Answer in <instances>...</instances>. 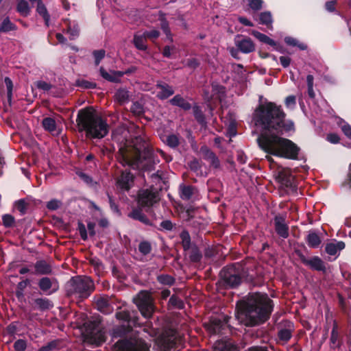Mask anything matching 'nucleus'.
I'll return each mask as SVG.
<instances>
[{"label": "nucleus", "mask_w": 351, "mask_h": 351, "mask_svg": "<svg viewBox=\"0 0 351 351\" xmlns=\"http://www.w3.org/2000/svg\"><path fill=\"white\" fill-rule=\"evenodd\" d=\"M255 125L262 129L257 138L259 147L265 153L287 159H297L300 148L293 141L281 136L294 130V124L285 120L280 106L265 101L253 114Z\"/></svg>", "instance_id": "obj_1"}, {"label": "nucleus", "mask_w": 351, "mask_h": 351, "mask_svg": "<svg viewBox=\"0 0 351 351\" xmlns=\"http://www.w3.org/2000/svg\"><path fill=\"white\" fill-rule=\"evenodd\" d=\"M273 308L267 294L254 293L237 304L236 318L242 324L252 326L265 322Z\"/></svg>", "instance_id": "obj_2"}, {"label": "nucleus", "mask_w": 351, "mask_h": 351, "mask_svg": "<svg viewBox=\"0 0 351 351\" xmlns=\"http://www.w3.org/2000/svg\"><path fill=\"white\" fill-rule=\"evenodd\" d=\"M77 122L80 130L92 138H101L108 132V125L92 108L80 110Z\"/></svg>", "instance_id": "obj_3"}, {"label": "nucleus", "mask_w": 351, "mask_h": 351, "mask_svg": "<svg viewBox=\"0 0 351 351\" xmlns=\"http://www.w3.org/2000/svg\"><path fill=\"white\" fill-rule=\"evenodd\" d=\"M147 144L144 136L139 134L126 142L119 148L120 162L123 166H129L134 169L138 162L147 155Z\"/></svg>", "instance_id": "obj_4"}, {"label": "nucleus", "mask_w": 351, "mask_h": 351, "mask_svg": "<svg viewBox=\"0 0 351 351\" xmlns=\"http://www.w3.org/2000/svg\"><path fill=\"white\" fill-rule=\"evenodd\" d=\"M94 290L93 280L88 276L72 278L67 285V293L77 298H85Z\"/></svg>", "instance_id": "obj_5"}, {"label": "nucleus", "mask_w": 351, "mask_h": 351, "mask_svg": "<svg viewBox=\"0 0 351 351\" xmlns=\"http://www.w3.org/2000/svg\"><path fill=\"white\" fill-rule=\"evenodd\" d=\"M100 319L88 321L84 324V340L89 343L99 346L106 340L105 332L99 328Z\"/></svg>", "instance_id": "obj_6"}, {"label": "nucleus", "mask_w": 351, "mask_h": 351, "mask_svg": "<svg viewBox=\"0 0 351 351\" xmlns=\"http://www.w3.org/2000/svg\"><path fill=\"white\" fill-rule=\"evenodd\" d=\"M134 302L144 317H151L154 311V307L153 299L148 291H143L139 292L134 298Z\"/></svg>", "instance_id": "obj_7"}, {"label": "nucleus", "mask_w": 351, "mask_h": 351, "mask_svg": "<svg viewBox=\"0 0 351 351\" xmlns=\"http://www.w3.org/2000/svg\"><path fill=\"white\" fill-rule=\"evenodd\" d=\"M114 351H149V347L140 339L121 340L114 345Z\"/></svg>", "instance_id": "obj_8"}, {"label": "nucleus", "mask_w": 351, "mask_h": 351, "mask_svg": "<svg viewBox=\"0 0 351 351\" xmlns=\"http://www.w3.org/2000/svg\"><path fill=\"white\" fill-rule=\"evenodd\" d=\"M276 180L284 187L287 192L296 191L297 187L295 182L294 176L288 169H279L276 176Z\"/></svg>", "instance_id": "obj_9"}, {"label": "nucleus", "mask_w": 351, "mask_h": 351, "mask_svg": "<svg viewBox=\"0 0 351 351\" xmlns=\"http://www.w3.org/2000/svg\"><path fill=\"white\" fill-rule=\"evenodd\" d=\"M276 180L284 187L287 192L296 191L297 187L295 182L294 176L288 169H279L276 176Z\"/></svg>", "instance_id": "obj_10"}, {"label": "nucleus", "mask_w": 351, "mask_h": 351, "mask_svg": "<svg viewBox=\"0 0 351 351\" xmlns=\"http://www.w3.org/2000/svg\"><path fill=\"white\" fill-rule=\"evenodd\" d=\"M158 200V193L153 189H143L138 193V204L141 206H152Z\"/></svg>", "instance_id": "obj_11"}, {"label": "nucleus", "mask_w": 351, "mask_h": 351, "mask_svg": "<svg viewBox=\"0 0 351 351\" xmlns=\"http://www.w3.org/2000/svg\"><path fill=\"white\" fill-rule=\"evenodd\" d=\"M160 351H168L176 344V337L172 331L162 333L156 340Z\"/></svg>", "instance_id": "obj_12"}, {"label": "nucleus", "mask_w": 351, "mask_h": 351, "mask_svg": "<svg viewBox=\"0 0 351 351\" xmlns=\"http://www.w3.org/2000/svg\"><path fill=\"white\" fill-rule=\"evenodd\" d=\"M235 45L238 49L244 53H249L255 49V46L250 38L237 36L235 38Z\"/></svg>", "instance_id": "obj_13"}, {"label": "nucleus", "mask_w": 351, "mask_h": 351, "mask_svg": "<svg viewBox=\"0 0 351 351\" xmlns=\"http://www.w3.org/2000/svg\"><path fill=\"white\" fill-rule=\"evenodd\" d=\"M38 285L40 289L47 294H51L58 289V282L55 279L47 277L41 278Z\"/></svg>", "instance_id": "obj_14"}, {"label": "nucleus", "mask_w": 351, "mask_h": 351, "mask_svg": "<svg viewBox=\"0 0 351 351\" xmlns=\"http://www.w3.org/2000/svg\"><path fill=\"white\" fill-rule=\"evenodd\" d=\"M133 175L125 170L122 171L121 176L117 179V184L121 190L128 191L133 184Z\"/></svg>", "instance_id": "obj_15"}, {"label": "nucleus", "mask_w": 351, "mask_h": 351, "mask_svg": "<svg viewBox=\"0 0 351 351\" xmlns=\"http://www.w3.org/2000/svg\"><path fill=\"white\" fill-rule=\"evenodd\" d=\"M275 229L281 237L286 239L289 236V228L285 219L282 216H276L274 218Z\"/></svg>", "instance_id": "obj_16"}, {"label": "nucleus", "mask_w": 351, "mask_h": 351, "mask_svg": "<svg viewBox=\"0 0 351 351\" xmlns=\"http://www.w3.org/2000/svg\"><path fill=\"white\" fill-rule=\"evenodd\" d=\"M156 88L158 90L156 96L160 99H165L174 93L173 87L162 82H157Z\"/></svg>", "instance_id": "obj_17"}, {"label": "nucleus", "mask_w": 351, "mask_h": 351, "mask_svg": "<svg viewBox=\"0 0 351 351\" xmlns=\"http://www.w3.org/2000/svg\"><path fill=\"white\" fill-rule=\"evenodd\" d=\"M100 75L107 81L111 82H120L121 77L124 75L123 71H107L103 66L99 68Z\"/></svg>", "instance_id": "obj_18"}, {"label": "nucleus", "mask_w": 351, "mask_h": 351, "mask_svg": "<svg viewBox=\"0 0 351 351\" xmlns=\"http://www.w3.org/2000/svg\"><path fill=\"white\" fill-rule=\"evenodd\" d=\"M293 330V323L289 321L284 322L283 325L281 326L278 331L279 339L281 341H287L291 337Z\"/></svg>", "instance_id": "obj_19"}, {"label": "nucleus", "mask_w": 351, "mask_h": 351, "mask_svg": "<svg viewBox=\"0 0 351 351\" xmlns=\"http://www.w3.org/2000/svg\"><path fill=\"white\" fill-rule=\"evenodd\" d=\"M95 305L97 310L104 314H110L113 311V307L107 297L98 298L95 301Z\"/></svg>", "instance_id": "obj_20"}, {"label": "nucleus", "mask_w": 351, "mask_h": 351, "mask_svg": "<svg viewBox=\"0 0 351 351\" xmlns=\"http://www.w3.org/2000/svg\"><path fill=\"white\" fill-rule=\"evenodd\" d=\"M44 129L53 135H58L60 133V129L57 127L56 121L51 117H46L42 121Z\"/></svg>", "instance_id": "obj_21"}, {"label": "nucleus", "mask_w": 351, "mask_h": 351, "mask_svg": "<svg viewBox=\"0 0 351 351\" xmlns=\"http://www.w3.org/2000/svg\"><path fill=\"white\" fill-rule=\"evenodd\" d=\"M213 351H239V350L231 341L221 340L215 343Z\"/></svg>", "instance_id": "obj_22"}, {"label": "nucleus", "mask_w": 351, "mask_h": 351, "mask_svg": "<svg viewBox=\"0 0 351 351\" xmlns=\"http://www.w3.org/2000/svg\"><path fill=\"white\" fill-rule=\"evenodd\" d=\"M304 263L314 270L325 271L326 269L324 263L318 256H313L308 260H305Z\"/></svg>", "instance_id": "obj_23"}, {"label": "nucleus", "mask_w": 351, "mask_h": 351, "mask_svg": "<svg viewBox=\"0 0 351 351\" xmlns=\"http://www.w3.org/2000/svg\"><path fill=\"white\" fill-rule=\"evenodd\" d=\"M345 243L343 241H335L328 243L326 245V252L329 255H336L337 252L345 248Z\"/></svg>", "instance_id": "obj_24"}, {"label": "nucleus", "mask_w": 351, "mask_h": 351, "mask_svg": "<svg viewBox=\"0 0 351 351\" xmlns=\"http://www.w3.org/2000/svg\"><path fill=\"white\" fill-rule=\"evenodd\" d=\"M308 245L313 248H317L319 246L322 239L315 232H310L306 237Z\"/></svg>", "instance_id": "obj_25"}, {"label": "nucleus", "mask_w": 351, "mask_h": 351, "mask_svg": "<svg viewBox=\"0 0 351 351\" xmlns=\"http://www.w3.org/2000/svg\"><path fill=\"white\" fill-rule=\"evenodd\" d=\"M170 103L173 106H179L184 110H189L191 108V104L180 95L174 96L170 100Z\"/></svg>", "instance_id": "obj_26"}, {"label": "nucleus", "mask_w": 351, "mask_h": 351, "mask_svg": "<svg viewBox=\"0 0 351 351\" xmlns=\"http://www.w3.org/2000/svg\"><path fill=\"white\" fill-rule=\"evenodd\" d=\"M226 285L230 288H235L241 282V278L239 275L230 274L228 276L224 277Z\"/></svg>", "instance_id": "obj_27"}, {"label": "nucleus", "mask_w": 351, "mask_h": 351, "mask_svg": "<svg viewBox=\"0 0 351 351\" xmlns=\"http://www.w3.org/2000/svg\"><path fill=\"white\" fill-rule=\"evenodd\" d=\"M180 191L181 198L184 200H189L192 197L195 189L191 186L181 185Z\"/></svg>", "instance_id": "obj_28"}, {"label": "nucleus", "mask_w": 351, "mask_h": 351, "mask_svg": "<svg viewBox=\"0 0 351 351\" xmlns=\"http://www.w3.org/2000/svg\"><path fill=\"white\" fill-rule=\"evenodd\" d=\"M146 39L147 38L144 33L142 34H136L134 37V45L140 50H145L147 49V45H145Z\"/></svg>", "instance_id": "obj_29"}, {"label": "nucleus", "mask_w": 351, "mask_h": 351, "mask_svg": "<svg viewBox=\"0 0 351 351\" xmlns=\"http://www.w3.org/2000/svg\"><path fill=\"white\" fill-rule=\"evenodd\" d=\"M36 308L40 310H47L53 306L52 303L47 298H37L34 300Z\"/></svg>", "instance_id": "obj_30"}, {"label": "nucleus", "mask_w": 351, "mask_h": 351, "mask_svg": "<svg viewBox=\"0 0 351 351\" xmlns=\"http://www.w3.org/2000/svg\"><path fill=\"white\" fill-rule=\"evenodd\" d=\"M252 35L262 43L268 44L271 46H276V43L265 34H263L257 31H253Z\"/></svg>", "instance_id": "obj_31"}, {"label": "nucleus", "mask_w": 351, "mask_h": 351, "mask_svg": "<svg viewBox=\"0 0 351 351\" xmlns=\"http://www.w3.org/2000/svg\"><path fill=\"white\" fill-rule=\"evenodd\" d=\"M116 100L120 104H125L129 100V92L124 88L119 89L115 94Z\"/></svg>", "instance_id": "obj_32"}, {"label": "nucleus", "mask_w": 351, "mask_h": 351, "mask_svg": "<svg viewBox=\"0 0 351 351\" xmlns=\"http://www.w3.org/2000/svg\"><path fill=\"white\" fill-rule=\"evenodd\" d=\"M35 269L37 274H46L51 272L50 266L45 261H38L35 265Z\"/></svg>", "instance_id": "obj_33"}, {"label": "nucleus", "mask_w": 351, "mask_h": 351, "mask_svg": "<svg viewBox=\"0 0 351 351\" xmlns=\"http://www.w3.org/2000/svg\"><path fill=\"white\" fill-rule=\"evenodd\" d=\"M15 29H16V26L10 21L8 17L4 19L0 25V32H8Z\"/></svg>", "instance_id": "obj_34"}, {"label": "nucleus", "mask_w": 351, "mask_h": 351, "mask_svg": "<svg viewBox=\"0 0 351 351\" xmlns=\"http://www.w3.org/2000/svg\"><path fill=\"white\" fill-rule=\"evenodd\" d=\"M17 11L23 16H27L30 11L28 2L26 0H19L17 4Z\"/></svg>", "instance_id": "obj_35"}, {"label": "nucleus", "mask_w": 351, "mask_h": 351, "mask_svg": "<svg viewBox=\"0 0 351 351\" xmlns=\"http://www.w3.org/2000/svg\"><path fill=\"white\" fill-rule=\"evenodd\" d=\"M36 10L38 13L44 19L46 25L49 26L50 17L45 6L40 1H38V2Z\"/></svg>", "instance_id": "obj_36"}, {"label": "nucleus", "mask_w": 351, "mask_h": 351, "mask_svg": "<svg viewBox=\"0 0 351 351\" xmlns=\"http://www.w3.org/2000/svg\"><path fill=\"white\" fill-rule=\"evenodd\" d=\"M285 41L288 45L298 47L300 50H305L307 49V46L304 43H300L299 40L295 38L287 36L285 38Z\"/></svg>", "instance_id": "obj_37"}, {"label": "nucleus", "mask_w": 351, "mask_h": 351, "mask_svg": "<svg viewBox=\"0 0 351 351\" xmlns=\"http://www.w3.org/2000/svg\"><path fill=\"white\" fill-rule=\"evenodd\" d=\"M160 26L163 32L166 34L167 38L170 41H173L172 35L171 34V31L169 28V24L167 21L164 19L163 16L160 18Z\"/></svg>", "instance_id": "obj_38"}, {"label": "nucleus", "mask_w": 351, "mask_h": 351, "mask_svg": "<svg viewBox=\"0 0 351 351\" xmlns=\"http://www.w3.org/2000/svg\"><path fill=\"white\" fill-rule=\"evenodd\" d=\"M260 23L266 25H271L272 17L269 12H264L260 14L259 16Z\"/></svg>", "instance_id": "obj_39"}, {"label": "nucleus", "mask_w": 351, "mask_h": 351, "mask_svg": "<svg viewBox=\"0 0 351 351\" xmlns=\"http://www.w3.org/2000/svg\"><path fill=\"white\" fill-rule=\"evenodd\" d=\"M337 340H338V332H337V326L336 323L334 324L330 337V346L332 348H335L337 346Z\"/></svg>", "instance_id": "obj_40"}, {"label": "nucleus", "mask_w": 351, "mask_h": 351, "mask_svg": "<svg viewBox=\"0 0 351 351\" xmlns=\"http://www.w3.org/2000/svg\"><path fill=\"white\" fill-rule=\"evenodd\" d=\"M129 216L134 219H138L142 222L147 223L148 219L146 216L139 210H134Z\"/></svg>", "instance_id": "obj_41"}, {"label": "nucleus", "mask_w": 351, "mask_h": 351, "mask_svg": "<svg viewBox=\"0 0 351 351\" xmlns=\"http://www.w3.org/2000/svg\"><path fill=\"white\" fill-rule=\"evenodd\" d=\"M180 238L182 239L183 247L185 250L189 249L191 245V237L189 232L186 231H182L180 234Z\"/></svg>", "instance_id": "obj_42"}, {"label": "nucleus", "mask_w": 351, "mask_h": 351, "mask_svg": "<svg viewBox=\"0 0 351 351\" xmlns=\"http://www.w3.org/2000/svg\"><path fill=\"white\" fill-rule=\"evenodd\" d=\"M157 279L158 281L162 285H171L174 282L173 278L169 275L158 276Z\"/></svg>", "instance_id": "obj_43"}, {"label": "nucleus", "mask_w": 351, "mask_h": 351, "mask_svg": "<svg viewBox=\"0 0 351 351\" xmlns=\"http://www.w3.org/2000/svg\"><path fill=\"white\" fill-rule=\"evenodd\" d=\"M139 251L144 255H147L150 253L152 247L148 241H142L138 245Z\"/></svg>", "instance_id": "obj_44"}, {"label": "nucleus", "mask_w": 351, "mask_h": 351, "mask_svg": "<svg viewBox=\"0 0 351 351\" xmlns=\"http://www.w3.org/2000/svg\"><path fill=\"white\" fill-rule=\"evenodd\" d=\"M221 322L219 320L214 319L212 321L210 325L208 326V329L212 333H217L219 332L221 328Z\"/></svg>", "instance_id": "obj_45"}, {"label": "nucleus", "mask_w": 351, "mask_h": 351, "mask_svg": "<svg viewBox=\"0 0 351 351\" xmlns=\"http://www.w3.org/2000/svg\"><path fill=\"white\" fill-rule=\"evenodd\" d=\"M166 143L171 147H176L178 145V138L176 135H169L167 137Z\"/></svg>", "instance_id": "obj_46"}, {"label": "nucleus", "mask_w": 351, "mask_h": 351, "mask_svg": "<svg viewBox=\"0 0 351 351\" xmlns=\"http://www.w3.org/2000/svg\"><path fill=\"white\" fill-rule=\"evenodd\" d=\"M93 56L95 58V65H99L101 60L104 58L105 56V51L104 50H98V51H93Z\"/></svg>", "instance_id": "obj_47"}, {"label": "nucleus", "mask_w": 351, "mask_h": 351, "mask_svg": "<svg viewBox=\"0 0 351 351\" xmlns=\"http://www.w3.org/2000/svg\"><path fill=\"white\" fill-rule=\"evenodd\" d=\"M250 7L254 10H258L262 8V0H248Z\"/></svg>", "instance_id": "obj_48"}, {"label": "nucleus", "mask_w": 351, "mask_h": 351, "mask_svg": "<svg viewBox=\"0 0 351 351\" xmlns=\"http://www.w3.org/2000/svg\"><path fill=\"white\" fill-rule=\"evenodd\" d=\"M201 152L203 154L204 158L210 161L215 156V154L206 147H202Z\"/></svg>", "instance_id": "obj_49"}, {"label": "nucleus", "mask_w": 351, "mask_h": 351, "mask_svg": "<svg viewBox=\"0 0 351 351\" xmlns=\"http://www.w3.org/2000/svg\"><path fill=\"white\" fill-rule=\"evenodd\" d=\"M3 223L6 227H10L14 223V217L10 215H5L2 217Z\"/></svg>", "instance_id": "obj_50"}, {"label": "nucleus", "mask_w": 351, "mask_h": 351, "mask_svg": "<svg viewBox=\"0 0 351 351\" xmlns=\"http://www.w3.org/2000/svg\"><path fill=\"white\" fill-rule=\"evenodd\" d=\"M116 317L119 320L128 321L130 315L128 311H121L116 313Z\"/></svg>", "instance_id": "obj_51"}, {"label": "nucleus", "mask_w": 351, "mask_h": 351, "mask_svg": "<svg viewBox=\"0 0 351 351\" xmlns=\"http://www.w3.org/2000/svg\"><path fill=\"white\" fill-rule=\"evenodd\" d=\"M16 208L22 214L25 213L26 210V203L25 200L20 199L15 203Z\"/></svg>", "instance_id": "obj_52"}, {"label": "nucleus", "mask_w": 351, "mask_h": 351, "mask_svg": "<svg viewBox=\"0 0 351 351\" xmlns=\"http://www.w3.org/2000/svg\"><path fill=\"white\" fill-rule=\"evenodd\" d=\"M60 205L61 202L60 201L57 199H52L47 203V207L49 210H54L58 209Z\"/></svg>", "instance_id": "obj_53"}, {"label": "nucleus", "mask_w": 351, "mask_h": 351, "mask_svg": "<svg viewBox=\"0 0 351 351\" xmlns=\"http://www.w3.org/2000/svg\"><path fill=\"white\" fill-rule=\"evenodd\" d=\"M14 347L17 351H23L26 348V342L24 340H17L14 345Z\"/></svg>", "instance_id": "obj_54"}, {"label": "nucleus", "mask_w": 351, "mask_h": 351, "mask_svg": "<svg viewBox=\"0 0 351 351\" xmlns=\"http://www.w3.org/2000/svg\"><path fill=\"white\" fill-rule=\"evenodd\" d=\"M68 33L70 35V39H75L79 34V28L77 26H73V27H69L68 29Z\"/></svg>", "instance_id": "obj_55"}, {"label": "nucleus", "mask_w": 351, "mask_h": 351, "mask_svg": "<svg viewBox=\"0 0 351 351\" xmlns=\"http://www.w3.org/2000/svg\"><path fill=\"white\" fill-rule=\"evenodd\" d=\"M144 34L145 35L147 38H149V39L152 40V39L157 38L159 36L160 33L156 29H152L149 32H145Z\"/></svg>", "instance_id": "obj_56"}, {"label": "nucleus", "mask_w": 351, "mask_h": 351, "mask_svg": "<svg viewBox=\"0 0 351 351\" xmlns=\"http://www.w3.org/2000/svg\"><path fill=\"white\" fill-rule=\"evenodd\" d=\"M169 304L180 308L182 307V303L181 300L174 295L170 298Z\"/></svg>", "instance_id": "obj_57"}, {"label": "nucleus", "mask_w": 351, "mask_h": 351, "mask_svg": "<svg viewBox=\"0 0 351 351\" xmlns=\"http://www.w3.org/2000/svg\"><path fill=\"white\" fill-rule=\"evenodd\" d=\"M78 230H79L81 238L83 240H86L88 237H87V231H86L85 226L83 223H80L78 224Z\"/></svg>", "instance_id": "obj_58"}, {"label": "nucleus", "mask_w": 351, "mask_h": 351, "mask_svg": "<svg viewBox=\"0 0 351 351\" xmlns=\"http://www.w3.org/2000/svg\"><path fill=\"white\" fill-rule=\"evenodd\" d=\"M285 104L288 108H293L295 105V97L293 95L287 97L285 100Z\"/></svg>", "instance_id": "obj_59"}, {"label": "nucleus", "mask_w": 351, "mask_h": 351, "mask_svg": "<svg viewBox=\"0 0 351 351\" xmlns=\"http://www.w3.org/2000/svg\"><path fill=\"white\" fill-rule=\"evenodd\" d=\"M326 139L330 143H334V144L338 143L339 141V136L337 134H333V133L328 134Z\"/></svg>", "instance_id": "obj_60"}, {"label": "nucleus", "mask_w": 351, "mask_h": 351, "mask_svg": "<svg viewBox=\"0 0 351 351\" xmlns=\"http://www.w3.org/2000/svg\"><path fill=\"white\" fill-rule=\"evenodd\" d=\"M279 60L281 65L285 68L288 67L291 63V58L288 56H280Z\"/></svg>", "instance_id": "obj_61"}, {"label": "nucleus", "mask_w": 351, "mask_h": 351, "mask_svg": "<svg viewBox=\"0 0 351 351\" xmlns=\"http://www.w3.org/2000/svg\"><path fill=\"white\" fill-rule=\"evenodd\" d=\"M341 130L344 134L351 139V126L347 123H345L341 126Z\"/></svg>", "instance_id": "obj_62"}, {"label": "nucleus", "mask_w": 351, "mask_h": 351, "mask_svg": "<svg viewBox=\"0 0 351 351\" xmlns=\"http://www.w3.org/2000/svg\"><path fill=\"white\" fill-rule=\"evenodd\" d=\"M335 5L336 1L331 0L326 3L325 7L328 12H332L335 10Z\"/></svg>", "instance_id": "obj_63"}, {"label": "nucleus", "mask_w": 351, "mask_h": 351, "mask_svg": "<svg viewBox=\"0 0 351 351\" xmlns=\"http://www.w3.org/2000/svg\"><path fill=\"white\" fill-rule=\"evenodd\" d=\"M37 86L38 88L44 90H49L51 88V86L50 84H49L46 82H43V81L38 82L37 84Z\"/></svg>", "instance_id": "obj_64"}]
</instances>
